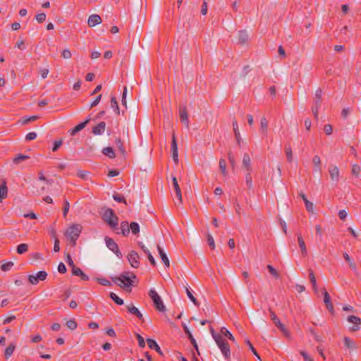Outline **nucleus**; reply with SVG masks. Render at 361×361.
<instances>
[{
  "label": "nucleus",
  "mask_w": 361,
  "mask_h": 361,
  "mask_svg": "<svg viewBox=\"0 0 361 361\" xmlns=\"http://www.w3.org/2000/svg\"><path fill=\"white\" fill-rule=\"evenodd\" d=\"M207 242L211 248H212V249L215 248V243H214V238L212 237V234L209 233H207Z\"/></svg>",
  "instance_id": "864d4df0"
},
{
  "label": "nucleus",
  "mask_w": 361,
  "mask_h": 361,
  "mask_svg": "<svg viewBox=\"0 0 361 361\" xmlns=\"http://www.w3.org/2000/svg\"><path fill=\"white\" fill-rule=\"evenodd\" d=\"M128 262L130 264V265L134 267V268H137L138 267L139 264H140V257L138 255V254L135 252V251H132L129 253L128 255Z\"/></svg>",
  "instance_id": "f8f14e48"
},
{
  "label": "nucleus",
  "mask_w": 361,
  "mask_h": 361,
  "mask_svg": "<svg viewBox=\"0 0 361 361\" xmlns=\"http://www.w3.org/2000/svg\"><path fill=\"white\" fill-rule=\"evenodd\" d=\"M119 278H123L124 281H126V285L131 286L132 285V279H135V276L134 274H131V276H127L126 274H122Z\"/></svg>",
  "instance_id": "79ce46f5"
},
{
  "label": "nucleus",
  "mask_w": 361,
  "mask_h": 361,
  "mask_svg": "<svg viewBox=\"0 0 361 361\" xmlns=\"http://www.w3.org/2000/svg\"><path fill=\"white\" fill-rule=\"evenodd\" d=\"M13 266V262H7L1 263L0 267L2 271H8L12 268Z\"/></svg>",
  "instance_id": "e433bc0d"
},
{
  "label": "nucleus",
  "mask_w": 361,
  "mask_h": 361,
  "mask_svg": "<svg viewBox=\"0 0 361 361\" xmlns=\"http://www.w3.org/2000/svg\"><path fill=\"white\" fill-rule=\"evenodd\" d=\"M260 125L262 130H266L267 128L268 121L265 117H262L260 119Z\"/></svg>",
  "instance_id": "13d9d810"
},
{
  "label": "nucleus",
  "mask_w": 361,
  "mask_h": 361,
  "mask_svg": "<svg viewBox=\"0 0 361 361\" xmlns=\"http://www.w3.org/2000/svg\"><path fill=\"white\" fill-rule=\"evenodd\" d=\"M267 269L271 273V274H272L274 276H275L276 278L279 277L278 271L271 265H267Z\"/></svg>",
  "instance_id": "bf43d9fd"
},
{
  "label": "nucleus",
  "mask_w": 361,
  "mask_h": 361,
  "mask_svg": "<svg viewBox=\"0 0 361 361\" xmlns=\"http://www.w3.org/2000/svg\"><path fill=\"white\" fill-rule=\"evenodd\" d=\"M248 39H249L248 33L245 30L240 31L238 34V42L240 43L241 44H245L247 42Z\"/></svg>",
  "instance_id": "4be33fe9"
},
{
  "label": "nucleus",
  "mask_w": 361,
  "mask_h": 361,
  "mask_svg": "<svg viewBox=\"0 0 361 361\" xmlns=\"http://www.w3.org/2000/svg\"><path fill=\"white\" fill-rule=\"evenodd\" d=\"M127 95H128V89L126 87H124L123 92L122 94L121 99V105L124 107V109H121L122 112L126 111H136V104L135 102H132L130 104L129 106L127 105Z\"/></svg>",
  "instance_id": "423d86ee"
},
{
  "label": "nucleus",
  "mask_w": 361,
  "mask_h": 361,
  "mask_svg": "<svg viewBox=\"0 0 361 361\" xmlns=\"http://www.w3.org/2000/svg\"><path fill=\"white\" fill-rule=\"evenodd\" d=\"M106 128L104 122H101L97 125L92 130V133L96 135H99L104 133Z\"/></svg>",
  "instance_id": "aec40b11"
},
{
  "label": "nucleus",
  "mask_w": 361,
  "mask_h": 361,
  "mask_svg": "<svg viewBox=\"0 0 361 361\" xmlns=\"http://www.w3.org/2000/svg\"><path fill=\"white\" fill-rule=\"evenodd\" d=\"M102 219L112 228H116L118 224V217L111 209H106L104 211Z\"/></svg>",
  "instance_id": "f03ea898"
},
{
  "label": "nucleus",
  "mask_w": 361,
  "mask_h": 361,
  "mask_svg": "<svg viewBox=\"0 0 361 361\" xmlns=\"http://www.w3.org/2000/svg\"><path fill=\"white\" fill-rule=\"evenodd\" d=\"M214 341L224 357L226 358L229 357L231 351L228 343L224 341L222 337L214 336Z\"/></svg>",
  "instance_id": "39448f33"
},
{
  "label": "nucleus",
  "mask_w": 361,
  "mask_h": 361,
  "mask_svg": "<svg viewBox=\"0 0 361 361\" xmlns=\"http://www.w3.org/2000/svg\"><path fill=\"white\" fill-rule=\"evenodd\" d=\"M38 118L37 116H25L23 117L21 120L19 121V122L22 125H26L30 122L35 121Z\"/></svg>",
  "instance_id": "c756f323"
},
{
  "label": "nucleus",
  "mask_w": 361,
  "mask_h": 361,
  "mask_svg": "<svg viewBox=\"0 0 361 361\" xmlns=\"http://www.w3.org/2000/svg\"><path fill=\"white\" fill-rule=\"evenodd\" d=\"M233 131H234L235 136L236 138V141H237L238 144L240 145V143L243 142V139L240 136L239 128H238V125L236 121L233 122Z\"/></svg>",
  "instance_id": "5701e85b"
},
{
  "label": "nucleus",
  "mask_w": 361,
  "mask_h": 361,
  "mask_svg": "<svg viewBox=\"0 0 361 361\" xmlns=\"http://www.w3.org/2000/svg\"><path fill=\"white\" fill-rule=\"evenodd\" d=\"M185 291H186L188 297L194 303V305H198L196 298L193 296L191 291L190 290V289L188 287H185Z\"/></svg>",
  "instance_id": "09e8293b"
},
{
  "label": "nucleus",
  "mask_w": 361,
  "mask_h": 361,
  "mask_svg": "<svg viewBox=\"0 0 361 361\" xmlns=\"http://www.w3.org/2000/svg\"><path fill=\"white\" fill-rule=\"evenodd\" d=\"M221 332L223 335L226 336L228 339H230L233 341H235V338H234L233 336L232 335V334L228 330H227L226 328L223 327L221 329Z\"/></svg>",
  "instance_id": "a18cd8bd"
},
{
  "label": "nucleus",
  "mask_w": 361,
  "mask_h": 361,
  "mask_svg": "<svg viewBox=\"0 0 361 361\" xmlns=\"http://www.w3.org/2000/svg\"><path fill=\"white\" fill-rule=\"evenodd\" d=\"M286 154L287 157L288 161L292 162L293 160V152L290 146L286 147L285 149Z\"/></svg>",
  "instance_id": "a19ab883"
},
{
  "label": "nucleus",
  "mask_w": 361,
  "mask_h": 361,
  "mask_svg": "<svg viewBox=\"0 0 361 361\" xmlns=\"http://www.w3.org/2000/svg\"><path fill=\"white\" fill-rule=\"evenodd\" d=\"M126 308L130 313L136 315L139 319L143 318L142 314L132 303L126 305Z\"/></svg>",
  "instance_id": "dca6fc26"
},
{
  "label": "nucleus",
  "mask_w": 361,
  "mask_h": 361,
  "mask_svg": "<svg viewBox=\"0 0 361 361\" xmlns=\"http://www.w3.org/2000/svg\"><path fill=\"white\" fill-rule=\"evenodd\" d=\"M243 167L247 171L250 172V157L247 154H244L243 160H242Z\"/></svg>",
  "instance_id": "412c9836"
},
{
  "label": "nucleus",
  "mask_w": 361,
  "mask_h": 361,
  "mask_svg": "<svg viewBox=\"0 0 361 361\" xmlns=\"http://www.w3.org/2000/svg\"><path fill=\"white\" fill-rule=\"evenodd\" d=\"M298 245L300 247L302 254L303 255H307V247L305 245V243L302 237L301 236V235H298Z\"/></svg>",
  "instance_id": "a878e982"
},
{
  "label": "nucleus",
  "mask_w": 361,
  "mask_h": 361,
  "mask_svg": "<svg viewBox=\"0 0 361 361\" xmlns=\"http://www.w3.org/2000/svg\"><path fill=\"white\" fill-rule=\"evenodd\" d=\"M28 245L25 243L20 244L17 247V252L22 255L27 251Z\"/></svg>",
  "instance_id": "ea45409f"
},
{
  "label": "nucleus",
  "mask_w": 361,
  "mask_h": 361,
  "mask_svg": "<svg viewBox=\"0 0 361 361\" xmlns=\"http://www.w3.org/2000/svg\"><path fill=\"white\" fill-rule=\"evenodd\" d=\"M37 137V133L35 132L29 133L26 135L25 140L27 141H31L35 140Z\"/></svg>",
  "instance_id": "338daca9"
},
{
  "label": "nucleus",
  "mask_w": 361,
  "mask_h": 361,
  "mask_svg": "<svg viewBox=\"0 0 361 361\" xmlns=\"http://www.w3.org/2000/svg\"><path fill=\"white\" fill-rule=\"evenodd\" d=\"M111 107L114 112L119 113L120 109L115 97H112L111 99Z\"/></svg>",
  "instance_id": "c03bdc74"
},
{
  "label": "nucleus",
  "mask_w": 361,
  "mask_h": 361,
  "mask_svg": "<svg viewBox=\"0 0 361 361\" xmlns=\"http://www.w3.org/2000/svg\"><path fill=\"white\" fill-rule=\"evenodd\" d=\"M15 348H16V345L14 344H13V343L10 344L6 348V350H5V357H6V358L8 359V357H10L12 355Z\"/></svg>",
  "instance_id": "72a5a7b5"
},
{
  "label": "nucleus",
  "mask_w": 361,
  "mask_h": 361,
  "mask_svg": "<svg viewBox=\"0 0 361 361\" xmlns=\"http://www.w3.org/2000/svg\"><path fill=\"white\" fill-rule=\"evenodd\" d=\"M343 257L348 262L350 267L353 270L356 271L357 267L355 263L352 260V259L350 257V256L347 253L343 254Z\"/></svg>",
  "instance_id": "f704fd0d"
},
{
  "label": "nucleus",
  "mask_w": 361,
  "mask_h": 361,
  "mask_svg": "<svg viewBox=\"0 0 361 361\" xmlns=\"http://www.w3.org/2000/svg\"><path fill=\"white\" fill-rule=\"evenodd\" d=\"M114 282L116 283L119 286L122 288H129L130 286L126 285V281H124L123 278H115L114 279Z\"/></svg>",
  "instance_id": "37998d69"
},
{
  "label": "nucleus",
  "mask_w": 361,
  "mask_h": 361,
  "mask_svg": "<svg viewBox=\"0 0 361 361\" xmlns=\"http://www.w3.org/2000/svg\"><path fill=\"white\" fill-rule=\"evenodd\" d=\"M147 343L149 348L154 349L159 354H161V349L155 341H154L153 339H151V338H147Z\"/></svg>",
  "instance_id": "b1692460"
},
{
  "label": "nucleus",
  "mask_w": 361,
  "mask_h": 361,
  "mask_svg": "<svg viewBox=\"0 0 361 361\" xmlns=\"http://www.w3.org/2000/svg\"><path fill=\"white\" fill-rule=\"evenodd\" d=\"M184 329H185V333L188 334L194 348L196 349L197 351H198V346H197V342H196L195 339L193 338L191 332L190 331V330L188 329L187 326H184ZM197 353H199V352H197Z\"/></svg>",
  "instance_id": "7c9ffc66"
},
{
  "label": "nucleus",
  "mask_w": 361,
  "mask_h": 361,
  "mask_svg": "<svg viewBox=\"0 0 361 361\" xmlns=\"http://www.w3.org/2000/svg\"><path fill=\"white\" fill-rule=\"evenodd\" d=\"M110 297L116 304L119 305L123 304V300L121 298H120L116 294L111 293Z\"/></svg>",
  "instance_id": "49530a36"
},
{
  "label": "nucleus",
  "mask_w": 361,
  "mask_h": 361,
  "mask_svg": "<svg viewBox=\"0 0 361 361\" xmlns=\"http://www.w3.org/2000/svg\"><path fill=\"white\" fill-rule=\"evenodd\" d=\"M180 120L186 127H188V114H180Z\"/></svg>",
  "instance_id": "052dcab7"
},
{
  "label": "nucleus",
  "mask_w": 361,
  "mask_h": 361,
  "mask_svg": "<svg viewBox=\"0 0 361 361\" xmlns=\"http://www.w3.org/2000/svg\"><path fill=\"white\" fill-rule=\"evenodd\" d=\"M35 18L38 23H42L46 20V14L44 13H39Z\"/></svg>",
  "instance_id": "e2e57ef3"
},
{
  "label": "nucleus",
  "mask_w": 361,
  "mask_h": 361,
  "mask_svg": "<svg viewBox=\"0 0 361 361\" xmlns=\"http://www.w3.org/2000/svg\"><path fill=\"white\" fill-rule=\"evenodd\" d=\"M29 157L26 155H23V154H18L14 159H13V162L16 163V164H18L20 163L21 161H23V160H25L27 159H28Z\"/></svg>",
  "instance_id": "6e6d98bb"
},
{
  "label": "nucleus",
  "mask_w": 361,
  "mask_h": 361,
  "mask_svg": "<svg viewBox=\"0 0 361 361\" xmlns=\"http://www.w3.org/2000/svg\"><path fill=\"white\" fill-rule=\"evenodd\" d=\"M102 153L104 155L108 156L110 158H114L115 157V152H114V149L111 147H107L104 148L103 150H102Z\"/></svg>",
  "instance_id": "473e14b6"
},
{
  "label": "nucleus",
  "mask_w": 361,
  "mask_h": 361,
  "mask_svg": "<svg viewBox=\"0 0 361 361\" xmlns=\"http://www.w3.org/2000/svg\"><path fill=\"white\" fill-rule=\"evenodd\" d=\"M344 345L350 350V353H354L356 351L357 345L355 343L348 337L343 338Z\"/></svg>",
  "instance_id": "2eb2a0df"
},
{
  "label": "nucleus",
  "mask_w": 361,
  "mask_h": 361,
  "mask_svg": "<svg viewBox=\"0 0 361 361\" xmlns=\"http://www.w3.org/2000/svg\"><path fill=\"white\" fill-rule=\"evenodd\" d=\"M309 276H310V280L312 283V288H313L314 292L317 293L318 289H317V283H316V279H315L313 271L311 269L309 270Z\"/></svg>",
  "instance_id": "c85d7f7f"
},
{
  "label": "nucleus",
  "mask_w": 361,
  "mask_h": 361,
  "mask_svg": "<svg viewBox=\"0 0 361 361\" xmlns=\"http://www.w3.org/2000/svg\"><path fill=\"white\" fill-rule=\"evenodd\" d=\"M347 321L348 323L352 324V326L350 327V330L351 331H357L361 329V319L356 316H348L347 317Z\"/></svg>",
  "instance_id": "6e6552de"
},
{
  "label": "nucleus",
  "mask_w": 361,
  "mask_h": 361,
  "mask_svg": "<svg viewBox=\"0 0 361 361\" xmlns=\"http://www.w3.org/2000/svg\"><path fill=\"white\" fill-rule=\"evenodd\" d=\"M121 230L123 235L126 236L130 233V225L127 221H123L121 224Z\"/></svg>",
  "instance_id": "cd10ccee"
},
{
  "label": "nucleus",
  "mask_w": 361,
  "mask_h": 361,
  "mask_svg": "<svg viewBox=\"0 0 361 361\" xmlns=\"http://www.w3.org/2000/svg\"><path fill=\"white\" fill-rule=\"evenodd\" d=\"M105 242L107 247L114 252L118 257H121L118 245L110 238L106 237Z\"/></svg>",
  "instance_id": "9d476101"
},
{
  "label": "nucleus",
  "mask_w": 361,
  "mask_h": 361,
  "mask_svg": "<svg viewBox=\"0 0 361 361\" xmlns=\"http://www.w3.org/2000/svg\"><path fill=\"white\" fill-rule=\"evenodd\" d=\"M72 274L75 276H80L82 280L88 279V276H86L80 268H78L76 267H73V268L72 269Z\"/></svg>",
  "instance_id": "bb28decb"
},
{
  "label": "nucleus",
  "mask_w": 361,
  "mask_h": 361,
  "mask_svg": "<svg viewBox=\"0 0 361 361\" xmlns=\"http://www.w3.org/2000/svg\"><path fill=\"white\" fill-rule=\"evenodd\" d=\"M219 168L222 173V174L224 176H226L228 174L227 170H226V164L224 159H220L219 161Z\"/></svg>",
  "instance_id": "c9c22d12"
},
{
  "label": "nucleus",
  "mask_w": 361,
  "mask_h": 361,
  "mask_svg": "<svg viewBox=\"0 0 361 361\" xmlns=\"http://www.w3.org/2000/svg\"><path fill=\"white\" fill-rule=\"evenodd\" d=\"M305 207L307 209V210L309 212H311V213H314V204L309 201V200H306V202H305Z\"/></svg>",
  "instance_id": "8fccbe9b"
},
{
  "label": "nucleus",
  "mask_w": 361,
  "mask_h": 361,
  "mask_svg": "<svg viewBox=\"0 0 361 361\" xmlns=\"http://www.w3.org/2000/svg\"><path fill=\"white\" fill-rule=\"evenodd\" d=\"M322 90L320 89H317L316 91H315V93H314V96H315V98L317 99L316 100V106H315V111H319V109L317 108V105H318V100L320 99L321 96H322Z\"/></svg>",
  "instance_id": "603ef678"
},
{
  "label": "nucleus",
  "mask_w": 361,
  "mask_h": 361,
  "mask_svg": "<svg viewBox=\"0 0 361 361\" xmlns=\"http://www.w3.org/2000/svg\"><path fill=\"white\" fill-rule=\"evenodd\" d=\"M130 231H131V232L133 234H137L140 232V226H139V224L137 223H136V222H132L130 224Z\"/></svg>",
  "instance_id": "4c0bfd02"
},
{
  "label": "nucleus",
  "mask_w": 361,
  "mask_h": 361,
  "mask_svg": "<svg viewBox=\"0 0 361 361\" xmlns=\"http://www.w3.org/2000/svg\"><path fill=\"white\" fill-rule=\"evenodd\" d=\"M8 195V188L6 185V182L4 181L1 186L0 187V202H1L2 200L6 198Z\"/></svg>",
  "instance_id": "393cba45"
},
{
  "label": "nucleus",
  "mask_w": 361,
  "mask_h": 361,
  "mask_svg": "<svg viewBox=\"0 0 361 361\" xmlns=\"http://www.w3.org/2000/svg\"><path fill=\"white\" fill-rule=\"evenodd\" d=\"M66 326L70 330H75L77 328L78 324L75 320L71 319L66 322Z\"/></svg>",
  "instance_id": "de8ad7c7"
},
{
  "label": "nucleus",
  "mask_w": 361,
  "mask_h": 361,
  "mask_svg": "<svg viewBox=\"0 0 361 361\" xmlns=\"http://www.w3.org/2000/svg\"><path fill=\"white\" fill-rule=\"evenodd\" d=\"M77 175L82 179L87 180L88 178L89 172L87 171L78 170L77 171Z\"/></svg>",
  "instance_id": "3c124183"
},
{
  "label": "nucleus",
  "mask_w": 361,
  "mask_h": 361,
  "mask_svg": "<svg viewBox=\"0 0 361 361\" xmlns=\"http://www.w3.org/2000/svg\"><path fill=\"white\" fill-rule=\"evenodd\" d=\"M89 121H90V118H87L85 121H84L83 122L78 124L75 128H73V129L69 130L70 135H74L77 133L80 132L81 130H82L86 126V125L87 124V123Z\"/></svg>",
  "instance_id": "f3484780"
},
{
  "label": "nucleus",
  "mask_w": 361,
  "mask_h": 361,
  "mask_svg": "<svg viewBox=\"0 0 361 361\" xmlns=\"http://www.w3.org/2000/svg\"><path fill=\"white\" fill-rule=\"evenodd\" d=\"M82 228V227L80 224H73L68 228L65 233V235L73 245H75L76 240L81 233Z\"/></svg>",
  "instance_id": "f257e3e1"
},
{
  "label": "nucleus",
  "mask_w": 361,
  "mask_h": 361,
  "mask_svg": "<svg viewBox=\"0 0 361 361\" xmlns=\"http://www.w3.org/2000/svg\"><path fill=\"white\" fill-rule=\"evenodd\" d=\"M16 47L19 49H21V50H24L25 49V42L23 39H18V40L16 42Z\"/></svg>",
  "instance_id": "5fc2aeb1"
},
{
  "label": "nucleus",
  "mask_w": 361,
  "mask_h": 361,
  "mask_svg": "<svg viewBox=\"0 0 361 361\" xmlns=\"http://www.w3.org/2000/svg\"><path fill=\"white\" fill-rule=\"evenodd\" d=\"M45 189V184L43 183H35L32 186V192L34 193V194H36V195H41L44 190Z\"/></svg>",
  "instance_id": "a211bd4d"
},
{
  "label": "nucleus",
  "mask_w": 361,
  "mask_h": 361,
  "mask_svg": "<svg viewBox=\"0 0 361 361\" xmlns=\"http://www.w3.org/2000/svg\"><path fill=\"white\" fill-rule=\"evenodd\" d=\"M116 145L118 146V149L121 151V152L123 154H124L126 151H125V149H124V148L123 147V144H122V142H121V139L120 138H117L116 140Z\"/></svg>",
  "instance_id": "0e129e2a"
},
{
  "label": "nucleus",
  "mask_w": 361,
  "mask_h": 361,
  "mask_svg": "<svg viewBox=\"0 0 361 361\" xmlns=\"http://www.w3.org/2000/svg\"><path fill=\"white\" fill-rule=\"evenodd\" d=\"M246 179V184L249 188H251L252 187V178L250 176V172H247V173L245 176Z\"/></svg>",
  "instance_id": "680f3d73"
},
{
  "label": "nucleus",
  "mask_w": 361,
  "mask_h": 361,
  "mask_svg": "<svg viewBox=\"0 0 361 361\" xmlns=\"http://www.w3.org/2000/svg\"><path fill=\"white\" fill-rule=\"evenodd\" d=\"M270 311V316L271 320L274 322L275 325L280 329V331L282 332L284 336L286 338H290V333L287 329V328L281 322L280 319L277 317L276 314Z\"/></svg>",
  "instance_id": "20e7f679"
},
{
  "label": "nucleus",
  "mask_w": 361,
  "mask_h": 361,
  "mask_svg": "<svg viewBox=\"0 0 361 361\" xmlns=\"http://www.w3.org/2000/svg\"><path fill=\"white\" fill-rule=\"evenodd\" d=\"M171 180H172L173 188L175 190V193H176V197L178 199V202H176V204H181L183 202L182 193H181L180 188L179 187L178 180L175 176H171Z\"/></svg>",
  "instance_id": "1a4fd4ad"
},
{
  "label": "nucleus",
  "mask_w": 361,
  "mask_h": 361,
  "mask_svg": "<svg viewBox=\"0 0 361 361\" xmlns=\"http://www.w3.org/2000/svg\"><path fill=\"white\" fill-rule=\"evenodd\" d=\"M157 250L163 263L165 264L166 267H169L170 265V262L166 252L159 245H157Z\"/></svg>",
  "instance_id": "6ab92c4d"
},
{
  "label": "nucleus",
  "mask_w": 361,
  "mask_h": 361,
  "mask_svg": "<svg viewBox=\"0 0 361 361\" xmlns=\"http://www.w3.org/2000/svg\"><path fill=\"white\" fill-rule=\"evenodd\" d=\"M47 276V274L44 271H40L35 275H29L28 281L32 284L35 285L39 283V281H44Z\"/></svg>",
  "instance_id": "0eeeda50"
},
{
  "label": "nucleus",
  "mask_w": 361,
  "mask_h": 361,
  "mask_svg": "<svg viewBox=\"0 0 361 361\" xmlns=\"http://www.w3.org/2000/svg\"><path fill=\"white\" fill-rule=\"evenodd\" d=\"M329 173L330 178L333 182L338 183L339 180L340 171L338 168L335 165L329 166Z\"/></svg>",
  "instance_id": "9b49d317"
},
{
  "label": "nucleus",
  "mask_w": 361,
  "mask_h": 361,
  "mask_svg": "<svg viewBox=\"0 0 361 361\" xmlns=\"http://www.w3.org/2000/svg\"><path fill=\"white\" fill-rule=\"evenodd\" d=\"M300 354L303 357L305 361H314L313 359L305 351H301Z\"/></svg>",
  "instance_id": "774afa93"
},
{
  "label": "nucleus",
  "mask_w": 361,
  "mask_h": 361,
  "mask_svg": "<svg viewBox=\"0 0 361 361\" xmlns=\"http://www.w3.org/2000/svg\"><path fill=\"white\" fill-rule=\"evenodd\" d=\"M96 280H97V281H98L102 286H111V282L109 280L106 279L97 278Z\"/></svg>",
  "instance_id": "4d7b16f0"
},
{
  "label": "nucleus",
  "mask_w": 361,
  "mask_h": 361,
  "mask_svg": "<svg viewBox=\"0 0 361 361\" xmlns=\"http://www.w3.org/2000/svg\"><path fill=\"white\" fill-rule=\"evenodd\" d=\"M312 162H313V164L314 165L315 171L320 172V171H321V168H320L321 159H320V157L318 155H315L313 157Z\"/></svg>",
  "instance_id": "2f4dec72"
},
{
  "label": "nucleus",
  "mask_w": 361,
  "mask_h": 361,
  "mask_svg": "<svg viewBox=\"0 0 361 361\" xmlns=\"http://www.w3.org/2000/svg\"><path fill=\"white\" fill-rule=\"evenodd\" d=\"M352 173L359 177L361 175V166L357 164H353L352 166Z\"/></svg>",
  "instance_id": "58836bf2"
},
{
  "label": "nucleus",
  "mask_w": 361,
  "mask_h": 361,
  "mask_svg": "<svg viewBox=\"0 0 361 361\" xmlns=\"http://www.w3.org/2000/svg\"><path fill=\"white\" fill-rule=\"evenodd\" d=\"M102 23L101 17L97 14L91 15L87 20V24L90 27H94Z\"/></svg>",
  "instance_id": "4468645a"
},
{
  "label": "nucleus",
  "mask_w": 361,
  "mask_h": 361,
  "mask_svg": "<svg viewBox=\"0 0 361 361\" xmlns=\"http://www.w3.org/2000/svg\"><path fill=\"white\" fill-rule=\"evenodd\" d=\"M149 295L152 298L154 305L156 307V309L160 312H165L166 311V307L164 305V302L157 293V292L154 289H151L149 292Z\"/></svg>",
  "instance_id": "7ed1b4c3"
},
{
  "label": "nucleus",
  "mask_w": 361,
  "mask_h": 361,
  "mask_svg": "<svg viewBox=\"0 0 361 361\" xmlns=\"http://www.w3.org/2000/svg\"><path fill=\"white\" fill-rule=\"evenodd\" d=\"M171 152H172V159L176 162L178 161V145L176 142V138L174 134L172 135V142H171Z\"/></svg>",
  "instance_id": "ddd939ff"
},
{
  "label": "nucleus",
  "mask_w": 361,
  "mask_h": 361,
  "mask_svg": "<svg viewBox=\"0 0 361 361\" xmlns=\"http://www.w3.org/2000/svg\"><path fill=\"white\" fill-rule=\"evenodd\" d=\"M71 51L67 49H64L63 51H62V56L63 59H69L71 58Z\"/></svg>",
  "instance_id": "69168bd1"
}]
</instances>
